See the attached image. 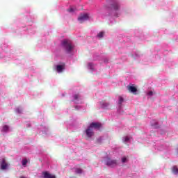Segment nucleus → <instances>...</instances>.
Returning <instances> with one entry per match:
<instances>
[{"label":"nucleus","mask_w":178,"mask_h":178,"mask_svg":"<svg viewBox=\"0 0 178 178\" xmlns=\"http://www.w3.org/2000/svg\"><path fill=\"white\" fill-rule=\"evenodd\" d=\"M62 45L68 54L72 52L74 48L73 44H72V42L69 40H63L62 42Z\"/></svg>","instance_id":"nucleus-1"},{"label":"nucleus","mask_w":178,"mask_h":178,"mask_svg":"<svg viewBox=\"0 0 178 178\" xmlns=\"http://www.w3.org/2000/svg\"><path fill=\"white\" fill-rule=\"evenodd\" d=\"M106 165H107V166H111V168H114V166L118 165V161L108 157L106 159Z\"/></svg>","instance_id":"nucleus-2"},{"label":"nucleus","mask_w":178,"mask_h":178,"mask_svg":"<svg viewBox=\"0 0 178 178\" xmlns=\"http://www.w3.org/2000/svg\"><path fill=\"white\" fill-rule=\"evenodd\" d=\"M86 140H91V138L94 136V129L90 128V127H88L86 130Z\"/></svg>","instance_id":"nucleus-3"},{"label":"nucleus","mask_w":178,"mask_h":178,"mask_svg":"<svg viewBox=\"0 0 178 178\" xmlns=\"http://www.w3.org/2000/svg\"><path fill=\"white\" fill-rule=\"evenodd\" d=\"M89 17L90 15H88L87 13L81 14L78 17V20L80 22V23H84V22H87V20H88Z\"/></svg>","instance_id":"nucleus-4"},{"label":"nucleus","mask_w":178,"mask_h":178,"mask_svg":"<svg viewBox=\"0 0 178 178\" xmlns=\"http://www.w3.org/2000/svg\"><path fill=\"white\" fill-rule=\"evenodd\" d=\"M89 127L93 130L94 129L95 130H99L102 127V124L99 122H92Z\"/></svg>","instance_id":"nucleus-5"},{"label":"nucleus","mask_w":178,"mask_h":178,"mask_svg":"<svg viewBox=\"0 0 178 178\" xmlns=\"http://www.w3.org/2000/svg\"><path fill=\"white\" fill-rule=\"evenodd\" d=\"M8 166H9V164H8V163L6 162V159H2L1 161V169L2 170H5L8 169Z\"/></svg>","instance_id":"nucleus-6"},{"label":"nucleus","mask_w":178,"mask_h":178,"mask_svg":"<svg viewBox=\"0 0 178 178\" xmlns=\"http://www.w3.org/2000/svg\"><path fill=\"white\" fill-rule=\"evenodd\" d=\"M110 9L116 12V10L120 9V5L118 3H113L111 5Z\"/></svg>","instance_id":"nucleus-7"},{"label":"nucleus","mask_w":178,"mask_h":178,"mask_svg":"<svg viewBox=\"0 0 178 178\" xmlns=\"http://www.w3.org/2000/svg\"><path fill=\"white\" fill-rule=\"evenodd\" d=\"M44 178H56V176L48 172H43L42 173Z\"/></svg>","instance_id":"nucleus-8"},{"label":"nucleus","mask_w":178,"mask_h":178,"mask_svg":"<svg viewBox=\"0 0 178 178\" xmlns=\"http://www.w3.org/2000/svg\"><path fill=\"white\" fill-rule=\"evenodd\" d=\"M127 88L128 89V91H129V92H133V94L137 92V88L134 87V86H127Z\"/></svg>","instance_id":"nucleus-9"},{"label":"nucleus","mask_w":178,"mask_h":178,"mask_svg":"<svg viewBox=\"0 0 178 178\" xmlns=\"http://www.w3.org/2000/svg\"><path fill=\"white\" fill-rule=\"evenodd\" d=\"M56 70H57L58 73H61V72L63 71V65H57Z\"/></svg>","instance_id":"nucleus-10"},{"label":"nucleus","mask_w":178,"mask_h":178,"mask_svg":"<svg viewBox=\"0 0 178 178\" xmlns=\"http://www.w3.org/2000/svg\"><path fill=\"white\" fill-rule=\"evenodd\" d=\"M172 172L174 173V175H178L177 166L175 165L174 167H172Z\"/></svg>","instance_id":"nucleus-11"},{"label":"nucleus","mask_w":178,"mask_h":178,"mask_svg":"<svg viewBox=\"0 0 178 178\" xmlns=\"http://www.w3.org/2000/svg\"><path fill=\"white\" fill-rule=\"evenodd\" d=\"M9 131V127L8 125H4L1 130V131H3V133H6V131Z\"/></svg>","instance_id":"nucleus-12"},{"label":"nucleus","mask_w":178,"mask_h":178,"mask_svg":"<svg viewBox=\"0 0 178 178\" xmlns=\"http://www.w3.org/2000/svg\"><path fill=\"white\" fill-rule=\"evenodd\" d=\"M121 161L122 162V163H126V162H129V156L126 157L124 156L121 159Z\"/></svg>","instance_id":"nucleus-13"},{"label":"nucleus","mask_w":178,"mask_h":178,"mask_svg":"<svg viewBox=\"0 0 178 178\" xmlns=\"http://www.w3.org/2000/svg\"><path fill=\"white\" fill-rule=\"evenodd\" d=\"M124 102V99H123L122 96H119V102H118L119 105H122V104H123Z\"/></svg>","instance_id":"nucleus-14"},{"label":"nucleus","mask_w":178,"mask_h":178,"mask_svg":"<svg viewBox=\"0 0 178 178\" xmlns=\"http://www.w3.org/2000/svg\"><path fill=\"white\" fill-rule=\"evenodd\" d=\"M75 173H77L78 175H81L83 173V170L81 168H76L75 170Z\"/></svg>","instance_id":"nucleus-15"},{"label":"nucleus","mask_w":178,"mask_h":178,"mask_svg":"<svg viewBox=\"0 0 178 178\" xmlns=\"http://www.w3.org/2000/svg\"><path fill=\"white\" fill-rule=\"evenodd\" d=\"M27 162H28L27 159H24L22 160V166H26Z\"/></svg>","instance_id":"nucleus-16"},{"label":"nucleus","mask_w":178,"mask_h":178,"mask_svg":"<svg viewBox=\"0 0 178 178\" xmlns=\"http://www.w3.org/2000/svg\"><path fill=\"white\" fill-rule=\"evenodd\" d=\"M97 37L102 38V37H104V32H99V34H97Z\"/></svg>","instance_id":"nucleus-17"},{"label":"nucleus","mask_w":178,"mask_h":178,"mask_svg":"<svg viewBox=\"0 0 178 178\" xmlns=\"http://www.w3.org/2000/svg\"><path fill=\"white\" fill-rule=\"evenodd\" d=\"M102 106H103V108H106V106H109V104H108V103H104V104H102Z\"/></svg>","instance_id":"nucleus-18"},{"label":"nucleus","mask_w":178,"mask_h":178,"mask_svg":"<svg viewBox=\"0 0 178 178\" xmlns=\"http://www.w3.org/2000/svg\"><path fill=\"white\" fill-rule=\"evenodd\" d=\"M74 10H76V8H71L68 9V12H74Z\"/></svg>","instance_id":"nucleus-19"},{"label":"nucleus","mask_w":178,"mask_h":178,"mask_svg":"<svg viewBox=\"0 0 178 178\" xmlns=\"http://www.w3.org/2000/svg\"><path fill=\"white\" fill-rule=\"evenodd\" d=\"M129 140H130V138H129V137L126 136V137L124 138V141H125V143H127V141H129Z\"/></svg>","instance_id":"nucleus-20"},{"label":"nucleus","mask_w":178,"mask_h":178,"mask_svg":"<svg viewBox=\"0 0 178 178\" xmlns=\"http://www.w3.org/2000/svg\"><path fill=\"white\" fill-rule=\"evenodd\" d=\"M154 94V92L152 91H149L148 93H147V95H149L150 97L152 96Z\"/></svg>","instance_id":"nucleus-21"},{"label":"nucleus","mask_w":178,"mask_h":178,"mask_svg":"<svg viewBox=\"0 0 178 178\" xmlns=\"http://www.w3.org/2000/svg\"><path fill=\"white\" fill-rule=\"evenodd\" d=\"M74 99H79V95H74Z\"/></svg>","instance_id":"nucleus-22"},{"label":"nucleus","mask_w":178,"mask_h":178,"mask_svg":"<svg viewBox=\"0 0 178 178\" xmlns=\"http://www.w3.org/2000/svg\"><path fill=\"white\" fill-rule=\"evenodd\" d=\"M18 113H22V112H21V111H18Z\"/></svg>","instance_id":"nucleus-23"}]
</instances>
